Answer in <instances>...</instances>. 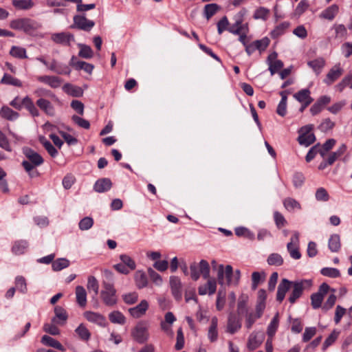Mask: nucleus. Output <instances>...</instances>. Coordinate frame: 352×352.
Instances as JSON below:
<instances>
[{
	"label": "nucleus",
	"instance_id": "obj_1",
	"mask_svg": "<svg viewBox=\"0 0 352 352\" xmlns=\"http://www.w3.org/2000/svg\"><path fill=\"white\" fill-rule=\"evenodd\" d=\"M241 278V272L239 270L233 271L231 265H219L217 270V278L219 283L221 285L227 284L228 285L236 286Z\"/></svg>",
	"mask_w": 352,
	"mask_h": 352
},
{
	"label": "nucleus",
	"instance_id": "obj_2",
	"mask_svg": "<svg viewBox=\"0 0 352 352\" xmlns=\"http://www.w3.org/2000/svg\"><path fill=\"white\" fill-rule=\"evenodd\" d=\"M23 153L27 158V160H24L22 163L23 168L30 177L37 175V172L32 171L34 168L43 164V157L38 153L27 147L23 149Z\"/></svg>",
	"mask_w": 352,
	"mask_h": 352
},
{
	"label": "nucleus",
	"instance_id": "obj_3",
	"mask_svg": "<svg viewBox=\"0 0 352 352\" xmlns=\"http://www.w3.org/2000/svg\"><path fill=\"white\" fill-rule=\"evenodd\" d=\"M10 27L12 29L22 30L25 33L30 34L40 28V25L35 21L28 18H21L10 21Z\"/></svg>",
	"mask_w": 352,
	"mask_h": 352
},
{
	"label": "nucleus",
	"instance_id": "obj_4",
	"mask_svg": "<svg viewBox=\"0 0 352 352\" xmlns=\"http://www.w3.org/2000/svg\"><path fill=\"white\" fill-rule=\"evenodd\" d=\"M312 283L311 280L304 279L291 281V287L292 288V291L288 299L289 302L291 304L295 303L297 299L302 296L303 291L309 289Z\"/></svg>",
	"mask_w": 352,
	"mask_h": 352
},
{
	"label": "nucleus",
	"instance_id": "obj_5",
	"mask_svg": "<svg viewBox=\"0 0 352 352\" xmlns=\"http://www.w3.org/2000/svg\"><path fill=\"white\" fill-rule=\"evenodd\" d=\"M103 289L100 292V297L103 302L109 307L114 306L118 298L116 296V290L113 284L104 281L102 283Z\"/></svg>",
	"mask_w": 352,
	"mask_h": 352
},
{
	"label": "nucleus",
	"instance_id": "obj_6",
	"mask_svg": "<svg viewBox=\"0 0 352 352\" xmlns=\"http://www.w3.org/2000/svg\"><path fill=\"white\" fill-rule=\"evenodd\" d=\"M148 324L146 321H140L131 331L133 338L138 343L143 344L149 339Z\"/></svg>",
	"mask_w": 352,
	"mask_h": 352
},
{
	"label": "nucleus",
	"instance_id": "obj_7",
	"mask_svg": "<svg viewBox=\"0 0 352 352\" xmlns=\"http://www.w3.org/2000/svg\"><path fill=\"white\" fill-rule=\"evenodd\" d=\"M312 130L313 125L311 124L304 126L299 129L298 141L300 145L307 147L315 142L316 137Z\"/></svg>",
	"mask_w": 352,
	"mask_h": 352
},
{
	"label": "nucleus",
	"instance_id": "obj_8",
	"mask_svg": "<svg viewBox=\"0 0 352 352\" xmlns=\"http://www.w3.org/2000/svg\"><path fill=\"white\" fill-rule=\"evenodd\" d=\"M244 14L242 12H239L236 14L233 18L234 23L232 24L229 28L228 32L233 34H241L242 31L248 30V23H243Z\"/></svg>",
	"mask_w": 352,
	"mask_h": 352
},
{
	"label": "nucleus",
	"instance_id": "obj_9",
	"mask_svg": "<svg viewBox=\"0 0 352 352\" xmlns=\"http://www.w3.org/2000/svg\"><path fill=\"white\" fill-rule=\"evenodd\" d=\"M330 289V287L327 283H322L318 291L311 296V306L314 309H318L321 307L324 296Z\"/></svg>",
	"mask_w": 352,
	"mask_h": 352
},
{
	"label": "nucleus",
	"instance_id": "obj_10",
	"mask_svg": "<svg viewBox=\"0 0 352 352\" xmlns=\"http://www.w3.org/2000/svg\"><path fill=\"white\" fill-rule=\"evenodd\" d=\"M287 249L292 258H300L301 254L299 252V233L298 232L293 233L290 241L287 245Z\"/></svg>",
	"mask_w": 352,
	"mask_h": 352
},
{
	"label": "nucleus",
	"instance_id": "obj_11",
	"mask_svg": "<svg viewBox=\"0 0 352 352\" xmlns=\"http://www.w3.org/2000/svg\"><path fill=\"white\" fill-rule=\"evenodd\" d=\"M343 72L344 69L340 63H337L330 69L323 81L326 85H331L343 74Z\"/></svg>",
	"mask_w": 352,
	"mask_h": 352
},
{
	"label": "nucleus",
	"instance_id": "obj_12",
	"mask_svg": "<svg viewBox=\"0 0 352 352\" xmlns=\"http://www.w3.org/2000/svg\"><path fill=\"white\" fill-rule=\"evenodd\" d=\"M95 25L93 21L87 19L85 16L76 15L74 17V25L80 30L89 31Z\"/></svg>",
	"mask_w": 352,
	"mask_h": 352
},
{
	"label": "nucleus",
	"instance_id": "obj_13",
	"mask_svg": "<svg viewBox=\"0 0 352 352\" xmlns=\"http://www.w3.org/2000/svg\"><path fill=\"white\" fill-rule=\"evenodd\" d=\"M264 340V334L262 332H252L248 338L247 347L250 351L257 349Z\"/></svg>",
	"mask_w": 352,
	"mask_h": 352
},
{
	"label": "nucleus",
	"instance_id": "obj_14",
	"mask_svg": "<svg viewBox=\"0 0 352 352\" xmlns=\"http://www.w3.org/2000/svg\"><path fill=\"white\" fill-rule=\"evenodd\" d=\"M340 11V7L337 4H332L325 9H324L319 14V18L321 19L332 21Z\"/></svg>",
	"mask_w": 352,
	"mask_h": 352
},
{
	"label": "nucleus",
	"instance_id": "obj_15",
	"mask_svg": "<svg viewBox=\"0 0 352 352\" xmlns=\"http://www.w3.org/2000/svg\"><path fill=\"white\" fill-rule=\"evenodd\" d=\"M148 309V302L146 300H142L140 302L131 308L129 309L130 315L135 318H140L145 315Z\"/></svg>",
	"mask_w": 352,
	"mask_h": 352
},
{
	"label": "nucleus",
	"instance_id": "obj_16",
	"mask_svg": "<svg viewBox=\"0 0 352 352\" xmlns=\"http://www.w3.org/2000/svg\"><path fill=\"white\" fill-rule=\"evenodd\" d=\"M51 39L56 43L69 45L74 41V36L69 32H60L52 34Z\"/></svg>",
	"mask_w": 352,
	"mask_h": 352
},
{
	"label": "nucleus",
	"instance_id": "obj_17",
	"mask_svg": "<svg viewBox=\"0 0 352 352\" xmlns=\"http://www.w3.org/2000/svg\"><path fill=\"white\" fill-rule=\"evenodd\" d=\"M36 80L38 82L44 83L54 89L59 87L62 84L61 79L55 76H36Z\"/></svg>",
	"mask_w": 352,
	"mask_h": 352
},
{
	"label": "nucleus",
	"instance_id": "obj_18",
	"mask_svg": "<svg viewBox=\"0 0 352 352\" xmlns=\"http://www.w3.org/2000/svg\"><path fill=\"white\" fill-rule=\"evenodd\" d=\"M54 317L52 319V322L56 324L63 325L64 324L67 318L68 315L66 310L60 306H56L54 307Z\"/></svg>",
	"mask_w": 352,
	"mask_h": 352
},
{
	"label": "nucleus",
	"instance_id": "obj_19",
	"mask_svg": "<svg viewBox=\"0 0 352 352\" xmlns=\"http://www.w3.org/2000/svg\"><path fill=\"white\" fill-rule=\"evenodd\" d=\"M83 315L88 321L96 323L99 326L105 327L107 324L105 318L98 313L87 311Z\"/></svg>",
	"mask_w": 352,
	"mask_h": 352
},
{
	"label": "nucleus",
	"instance_id": "obj_20",
	"mask_svg": "<svg viewBox=\"0 0 352 352\" xmlns=\"http://www.w3.org/2000/svg\"><path fill=\"white\" fill-rule=\"evenodd\" d=\"M217 289V281L214 278H208L206 284L199 287L198 292L200 295H212L215 293Z\"/></svg>",
	"mask_w": 352,
	"mask_h": 352
},
{
	"label": "nucleus",
	"instance_id": "obj_21",
	"mask_svg": "<svg viewBox=\"0 0 352 352\" xmlns=\"http://www.w3.org/2000/svg\"><path fill=\"white\" fill-rule=\"evenodd\" d=\"M241 327V323L240 320L235 316L230 314L228 319L226 332L232 335L236 333Z\"/></svg>",
	"mask_w": 352,
	"mask_h": 352
},
{
	"label": "nucleus",
	"instance_id": "obj_22",
	"mask_svg": "<svg viewBox=\"0 0 352 352\" xmlns=\"http://www.w3.org/2000/svg\"><path fill=\"white\" fill-rule=\"evenodd\" d=\"M36 105L50 116H54L56 111L52 104L45 98H38L36 102Z\"/></svg>",
	"mask_w": 352,
	"mask_h": 352
},
{
	"label": "nucleus",
	"instance_id": "obj_23",
	"mask_svg": "<svg viewBox=\"0 0 352 352\" xmlns=\"http://www.w3.org/2000/svg\"><path fill=\"white\" fill-rule=\"evenodd\" d=\"M170 285L172 294L177 300L182 298V283L180 279L177 276L170 277Z\"/></svg>",
	"mask_w": 352,
	"mask_h": 352
},
{
	"label": "nucleus",
	"instance_id": "obj_24",
	"mask_svg": "<svg viewBox=\"0 0 352 352\" xmlns=\"http://www.w3.org/2000/svg\"><path fill=\"white\" fill-rule=\"evenodd\" d=\"M276 53H272L269 55L267 60L269 64V70L272 75H274L279 69L283 67V63L281 60L276 59Z\"/></svg>",
	"mask_w": 352,
	"mask_h": 352
},
{
	"label": "nucleus",
	"instance_id": "obj_25",
	"mask_svg": "<svg viewBox=\"0 0 352 352\" xmlns=\"http://www.w3.org/2000/svg\"><path fill=\"white\" fill-rule=\"evenodd\" d=\"M291 288V281L286 278L282 279L281 282L278 286L276 300L282 302L285 297L287 291Z\"/></svg>",
	"mask_w": 352,
	"mask_h": 352
},
{
	"label": "nucleus",
	"instance_id": "obj_26",
	"mask_svg": "<svg viewBox=\"0 0 352 352\" xmlns=\"http://www.w3.org/2000/svg\"><path fill=\"white\" fill-rule=\"evenodd\" d=\"M70 65L76 69H82L88 74H91L94 69V65L85 61L78 60L75 56H72L70 60Z\"/></svg>",
	"mask_w": 352,
	"mask_h": 352
},
{
	"label": "nucleus",
	"instance_id": "obj_27",
	"mask_svg": "<svg viewBox=\"0 0 352 352\" xmlns=\"http://www.w3.org/2000/svg\"><path fill=\"white\" fill-rule=\"evenodd\" d=\"M294 98L300 103H305V106L309 105L313 101L308 89H301L296 92L294 95Z\"/></svg>",
	"mask_w": 352,
	"mask_h": 352
},
{
	"label": "nucleus",
	"instance_id": "obj_28",
	"mask_svg": "<svg viewBox=\"0 0 352 352\" xmlns=\"http://www.w3.org/2000/svg\"><path fill=\"white\" fill-rule=\"evenodd\" d=\"M112 186L111 180L108 178H102L96 182L94 188L98 192L108 191Z\"/></svg>",
	"mask_w": 352,
	"mask_h": 352
},
{
	"label": "nucleus",
	"instance_id": "obj_29",
	"mask_svg": "<svg viewBox=\"0 0 352 352\" xmlns=\"http://www.w3.org/2000/svg\"><path fill=\"white\" fill-rule=\"evenodd\" d=\"M218 319L217 317H213L211 319V322L208 331V338L211 342H216L218 338Z\"/></svg>",
	"mask_w": 352,
	"mask_h": 352
},
{
	"label": "nucleus",
	"instance_id": "obj_30",
	"mask_svg": "<svg viewBox=\"0 0 352 352\" xmlns=\"http://www.w3.org/2000/svg\"><path fill=\"white\" fill-rule=\"evenodd\" d=\"M76 298L78 305L85 307L87 305V292L82 286H77L76 287Z\"/></svg>",
	"mask_w": 352,
	"mask_h": 352
},
{
	"label": "nucleus",
	"instance_id": "obj_31",
	"mask_svg": "<svg viewBox=\"0 0 352 352\" xmlns=\"http://www.w3.org/2000/svg\"><path fill=\"white\" fill-rule=\"evenodd\" d=\"M41 342L44 345L53 347L61 351H65V347L58 340L54 339L53 338L49 336H43L41 338Z\"/></svg>",
	"mask_w": 352,
	"mask_h": 352
},
{
	"label": "nucleus",
	"instance_id": "obj_32",
	"mask_svg": "<svg viewBox=\"0 0 352 352\" xmlns=\"http://www.w3.org/2000/svg\"><path fill=\"white\" fill-rule=\"evenodd\" d=\"M307 65L313 69L316 75H319L325 65V60L323 58H318L313 60L308 61Z\"/></svg>",
	"mask_w": 352,
	"mask_h": 352
},
{
	"label": "nucleus",
	"instance_id": "obj_33",
	"mask_svg": "<svg viewBox=\"0 0 352 352\" xmlns=\"http://www.w3.org/2000/svg\"><path fill=\"white\" fill-rule=\"evenodd\" d=\"M280 95L281 96V100L278 104L276 113L279 116L284 117L287 114V97L285 91H281Z\"/></svg>",
	"mask_w": 352,
	"mask_h": 352
},
{
	"label": "nucleus",
	"instance_id": "obj_34",
	"mask_svg": "<svg viewBox=\"0 0 352 352\" xmlns=\"http://www.w3.org/2000/svg\"><path fill=\"white\" fill-rule=\"evenodd\" d=\"M328 246L332 252H338L341 248L340 236L337 234H332L329 239Z\"/></svg>",
	"mask_w": 352,
	"mask_h": 352
},
{
	"label": "nucleus",
	"instance_id": "obj_35",
	"mask_svg": "<svg viewBox=\"0 0 352 352\" xmlns=\"http://www.w3.org/2000/svg\"><path fill=\"white\" fill-rule=\"evenodd\" d=\"M135 282L138 289L145 287L148 284L146 275L142 271H137L135 274Z\"/></svg>",
	"mask_w": 352,
	"mask_h": 352
},
{
	"label": "nucleus",
	"instance_id": "obj_36",
	"mask_svg": "<svg viewBox=\"0 0 352 352\" xmlns=\"http://www.w3.org/2000/svg\"><path fill=\"white\" fill-rule=\"evenodd\" d=\"M34 94L39 98H43V97H50L54 101L58 100L56 95L54 94L50 90L41 87L36 88L34 91Z\"/></svg>",
	"mask_w": 352,
	"mask_h": 352
},
{
	"label": "nucleus",
	"instance_id": "obj_37",
	"mask_svg": "<svg viewBox=\"0 0 352 352\" xmlns=\"http://www.w3.org/2000/svg\"><path fill=\"white\" fill-rule=\"evenodd\" d=\"M0 116L5 119L12 121L18 118L19 113L8 107H3L0 110Z\"/></svg>",
	"mask_w": 352,
	"mask_h": 352
},
{
	"label": "nucleus",
	"instance_id": "obj_38",
	"mask_svg": "<svg viewBox=\"0 0 352 352\" xmlns=\"http://www.w3.org/2000/svg\"><path fill=\"white\" fill-rule=\"evenodd\" d=\"M28 246V244L26 241H17L14 242L12 248V252L16 255L23 254L25 252Z\"/></svg>",
	"mask_w": 352,
	"mask_h": 352
},
{
	"label": "nucleus",
	"instance_id": "obj_39",
	"mask_svg": "<svg viewBox=\"0 0 352 352\" xmlns=\"http://www.w3.org/2000/svg\"><path fill=\"white\" fill-rule=\"evenodd\" d=\"M12 5L18 10H30L34 3L32 0H12Z\"/></svg>",
	"mask_w": 352,
	"mask_h": 352
},
{
	"label": "nucleus",
	"instance_id": "obj_40",
	"mask_svg": "<svg viewBox=\"0 0 352 352\" xmlns=\"http://www.w3.org/2000/svg\"><path fill=\"white\" fill-rule=\"evenodd\" d=\"M109 318L114 324H124L126 322L125 316L119 311H113L110 313Z\"/></svg>",
	"mask_w": 352,
	"mask_h": 352
},
{
	"label": "nucleus",
	"instance_id": "obj_41",
	"mask_svg": "<svg viewBox=\"0 0 352 352\" xmlns=\"http://www.w3.org/2000/svg\"><path fill=\"white\" fill-rule=\"evenodd\" d=\"M346 87L352 89V73L344 76V78L336 85V89L339 92H342Z\"/></svg>",
	"mask_w": 352,
	"mask_h": 352
},
{
	"label": "nucleus",
	"instance_id": "obj_42",
	"mask_svg": "<svg viewBox=\"0 0 352 352\" xmlns=\"http://www.w3.org/2000/svg\"><path fill=\"white\" fill-rule=\"evenodd\" d=\"M249 297L246 294H241L238 300L237 311L239 314H242L248 312L247 302Z\"/></svg>",
	"mask_w": 352,
	"mask_h": 352
},
{
	"label": "nucleus",
	"instance_id": "obj_43",
	"mask_svg": "<svg viewBox=\"0 0 352 352\" xmlns=\"http://www.w3.org/2000/svg\"><path fill=\"white\" fill-rule=\"evenodd\" d=\"M10 54L16 58H27L26 50L22 47L12 46L10 51Z\"/></svg>",
	"mask_w": 352,
	"mask_h": 352
},
{
	"label": "nucleus",
	"instance_id": "obj_44",
	"mask_svg": "<svg viewBox=\"0 0 352 352\" xmlns=\"http://www.w3.org/2000/svg\"><path fill=\"white\" fill-rule=\"evenodd\" d=\"M283 205L286 210L289 212H293L296 210H300L301 206L298 201L292 199V198H287L283 201Z\"/></svg>",
	"mask_w": 352,
	"mask_h": 352
},
{
	"label": "nucleus",
	"instance_id": "obj_45",
	"mask_svg": "<svg viewBox=\"0 0 352 352\" xmlns=\"http://www.w3.org/2000/svg\"><path fill=\"white\" fill-rule=\"evenodd\" d=\"M63 89L67 94L75 97H80L82 95L83 93L81 88L70 84H66L64 85Z\"/></svg>",
	"mask_w": 352,
	"mask_h": 352
},
{
	"label": "nucleus",
	"instance_id": "obj_46",
	"mask_svg": "<svg viewBox=\"0 0 352 352\" xmlns=\"http://www.w3.org/2000/svg\"><path fill=\"white\" fill-rule=\"evenodd\" d=\"M1 83L5 85H11L19 87L22 86V82L20 80L7 74H5L3 76L2 79L1 80Z\"/></svg>",
	"mask_w": 352,
	"mask_h": 352
},
{
	"label": "nucleus",
	"instance_id": "obj_47",
	"mask_svg": "<svg viewBox=\"0 0 352 352\" xmlns=\"http://www.w3.org/2000/svg\"><path fill=\"white\" fill-rule=\"evenodd\" d=\"M15 286L18 291L22 294H26L28 292L25 278L22 276H17L15 278Z\"/></svg>",
	"mask_w": 352,
	"mask_h": 352
},
{
	"label": "nucleus",
	"instance_id": "obj_48",
	"mask_svg": "<svg viewBox=\"0 0 352 352\" xmlns=\"http://www.w3.org/2000/svg\"><path fill=\"white\" fill-rule=\"evenodd\" d=\"M278 326V314H276L274 317L272 318L270 324L267 327V335L269 338H272L275 334L276 329Z\"/></svg>",
	"mask_w": 352,
	"mask_h": 352
},
{
	"label": "nucleus",
	"instance_id": "obj_49",
	"mask_svg": "<svg viewBox=\"0 0 352 352\" xmlns=\"http://www.w3.org/2000/svg\"><path fill=\"white\" fill-rule=\"evenodd\" d=\"M235 234L238 236H244L250 240L254 239V234L249 229L244 227H239L235 229Z\"/></svg>",
	"mask_w": 352,
	"mask_h": 352
},
{
	"label": "nucleus",
	"instance_id": "obj_50",
	"mask_svg": "<svg viewBox=\"0 0 352 352\" xmlns=\"http://www.w3.org/2000/svg\"><path fill=\"white\" fill-rule=\"evenodd\" d=\"M123 301L127 305L135 304L138 300V294L135 292L124 294L122 296Z\"/></svg>",
	"mask_w": 352,
	"mask_h": 352
},
{
	"label": "nucleus",
	"instance_id": "obj_51",
	"mask_svg": "<svg viewBox=\"0 0 352 352\" xmlns=\"http://www.w3.org/2000/svg\"><path fill=\"white\" fill-rule=\"evenodd\" d=\"M80 51L78 55L84 58H90L93 56L94 53L91 48L86 45L78 44Z\"/></svg>",
	"mask_w": 352,
	"mask_h": 352
},
{
	"label": "nucleus",
	"instance_id": "obj_52",
	"mask_svg": "<svg viewBox=\"0 0 352 352\" xmlns=\"http://www.w3.org/2000/svg\"><path fill=\"white\" fill-rule=\"evenodd\" d=\"M40 142L42 143L45 148L47 150L48 153L53 157H56L58 154L57 150L54 146L47 141L45 138L42 137L40 138Z\"/></svg>",
	"mask_w": 352,
	"mask_h": 352
},
{
	"label": "nucleus",
	"instance_id": "obj_53",
	"mask_svg": "<svg viewBox=\"0 0 352 352\" xmlns=\"http://www.w3.org/2000/svg\"><path fill=\"white\" fill-rule=\"evenodd\" d=\"M270 14V10L260 7L256 9L254 13V18L255 19H262L263 21L267 20Z\"/></svg>",
	"mask_w": 352,
	"mask_h": 352
},
{
	"label": "nucleus",
	"instance_id": "obj_54",
	"mask_svg": "<svg viewBox=\"0 0 352 352\" xmlns=\"http://www.w3.org/2000/svg\"><path fill=\"white\" fill-rule=\"evenodd\" d=\"M69 265V261L66 258H58L52 263V268L54 271H60Z\"/></svg>",
	"mask_w": 352,
	"mask_h": 352
},
{
	"label": "nucleus",
	"instance_id": "obj_55",
	"mask_svg": "<svg viewBox=\"0 0 352 352\" xmlns=\"http://www.w3.org/2000/svg\"><path fill=\"white\" fill-rule=\"evenodd\" d=\"M199 268L201 274L204 278L208 279L210 278V266L206 260H201L199 263Z\"/></svg>",
	"mask_w": 352,
	"mask_h": 352
},
{
	"label": "nucleus",
	"instance_id": "obj_56",
	"mask_svg": "<svg viewBox=\"0 0 352 352\" xmlns=\"http://www.w3.org/2000/svg\"><path fill=\"white\" fill-rule=\"evenodd\" d=\"M309 7V3L307 0H301L297 5L294 14L297 16L302 15Z\"/></svg>",
	"mask_w": 352,
	"mask_h": 352
},
{
	"label": "nucleus",
	"instance_id": "obj_57",
	"mask_svg": "<svg viewBox=\"0 0 352 352\" xmlns=\"http://www.w3.org/2000/svg\"><path fill=\"white\" fill-rule=\"evenodd\" d=\"M267 263L270 265L280 266L283 263V259L280 254L273 253L268 256Z\"/></svg>",
	"mask_w": 352,
	"mask_h": 352
},
{
	"label": "nucleus",
	"instance_id": "obj_58",
	"mask_svg": "<svg viewBox=\"0 0 352 352\" xmlns=\"http://www.w3.org/2000/svg\"><path fill=\"white\" fill-rule=\"evenodd\" d=\"M320 273L325 276L330 278H337L340 276V271L336 268L324 267L321 269Z\"/></svg>",
	"mask_w": 352,
	"mask_h": 352
},
{
	"label": "nucleus",
	"instance_id": "obj_59",
	"mask_svg": "<svg viewBox=\"0 0 352 352\" xmlns=\"http://www.w3.org/2000/svg\"><path fill=\"white\" fill-rule=\"evenodd\" d=\"M315 197L318 201H327L329 199V195L327 190L322 187L317 189Z\"/></svg>",
	"mask_w": 352,
	"mask_h": 352
},
{
	"label": "nucleus",
	"instance_id": "obj_60",
	"mask_svg": "<svg viewBox=\"0 0 352 352\" xmlns=\"http://www.w3.org/2000/svg\"><path fill=\"white\" fill-rule=\"evenodd\" d=\"M76 333L78 336L84 340H88L90 338V333L87 328L82 324H80L76 329Z\"/></svg>",
	"mask_w": 352,
	"mask_h": 352
},
{
	"label": "nucleus",
	"instance_id": "obj_61",
	"mask_svg": "<svg viewBox=\"0 0 352 352\" xmlns=\"http://www.w3.org/2000/svg\"><path fill=\"white\" fill-rule=\"evenodd\" d=\"M87 287L89 290L94 291L96 296L98 294L99 285L97 279L94 276H89L87 280Z\"/></svg>",
	"mask_w": 352,
	"mask_h": 352
},
{
	"label": "nucleus",
	"instance_id": "obj_62",
	"mask_svg": "<svg viewBox=\"0 0 352 352\" xmlns=\"http://www.w3.org/2000/svg\"><path fill=\"white\" fill-rule=\"evenodd\" d=\"M93 224H94L93 219L89 217H86L80 221V222L78 223V226H79L80 230L84 231V230H87L90 229L93 226Z\"/></svg>",
	"mask_w": 352,
	"mask_h": 352
},
{
	"label": "nucleus",
	"instance_id": "obj_63",
	"mask_svg": "<svg viewBox=\"0 0 352 352\" xmlns=\"http://www.w3.org/2000/svg\"><path fill=\"white\" fill-rule=\"evenodd\" d=\"M253 43L255 45L256 50L263 52L268 47L270 39L267 37H264L262 39L254 41Z\"/></svg>",
	"mask_w": 352,
	"mask_h": 352
},
{
	"label": "nucleus",
	"instance_id": "obj_64",
	"mask_svg": "<svg viewBox=\"0 0 352 352\" xmlns=\"http://www.w3.org/2000/svg\"><path fill=\"white\" fill-rule=\"evenodd\" d=\"M219 6L217 4H208L204 8L205 16L207 19L212 17L218 10Z\"/></svg>",
	"mask_w": 352,
	"mask_h": 352
}]
</instances>
